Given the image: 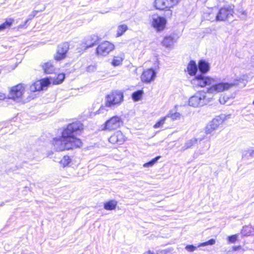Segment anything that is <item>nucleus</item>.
I'll return each instance as SVG.
<instances>
[{
    "mask_svg": "<svg viewBox=\"0 0 254 254\" xmlns=\"http://www.w3.org/2000/svg\"><path fill=\"white\" fill-rule=\"evenodd\" d=\"M189 105L193 107H197L200 104V98L198 96H192L189 101Z\"/></svg>",
    "mask_w": 254,
    "mask_h": 254,
    "instance_id": "27",
    "label": "nucleus"
},
{
    "mask_svg": "<svg viewBox=\"0 0 254 254\" xmlns=\"http://www.w3.org/2000/svg\"><path fill=\"white\" fill-rule=\"evenodd\" d=\"M9 100L10 98L9 96L5 93L0 92V100Z\"/></svg>",
    "mask_w": 254,
    "mask_h": 254,
    "instance_id": "34",
    "label": "nucleus"
},
{
    "mask_svg": "<svg viewBox=\"0 0 254 254\" xmlns=\"http://www.w3.org/2000/svg\"><path fill=\"white\" fill-rule=\"evenodd\" d=\"M181 0H155L154 5L156 9L163 10L170 9L178 5Z\"/></svg>",
    "mask_w": 254,
    "mask_h": 254,
    "instance_id": "9",
    "label": "nucleus"
},
{
    "mask_svg": "<svg viewBox=\"0 0 254 254\" xmlns=\"http://www.w3.org/2000/svg\"><path fill=\"white\" fill-rule=\"evenodd\" d=\"M72 159L68 155H64L59 161V163L63 168L69 167L71 164Z\"/></svg>",
    "mask_w": 254,
    "mask_h": 254,
    "instance_id": "20",
    "label": "nucleus"
},
{
    "mask_svg": "<svg viewBox=\"0 0 254 254\" xmlns=\"http://www.w3.org/2000/svg\"><path fill=\"white\" fill-rule=\"evenodd\" d=\"M25 89L26 86L22 83H19L11 86L8 91L10 99L14 101L21 100L24 96Z\"/></svg>",
    "mask_w": 254,
    "mask_h": 254,
    "instance_id": "5",
    "label": "nucleus"
},
{
    "mask_svg": "<svg viewBox=\"0 0 254 254\" xmlns=\"http://www.w3.org/2000/svg\"><path fill=\"white\" fill-rule=\"evenodd\" d=\"M198 68L202 73H207L210 69L209 64L204 60H200L198 64Z\"/></svg>",
    "mask_w": 254,
    "mask_h": 254,
    "instance_id": "18",
    "label": "nucleus"
},
{
    "mask_svg": "<svg viewBox=\"0 0 254 254\" xmlns=\"http://www.w3.org/2000/svg\"><path fill=\"white\" fill-rule=\"evenodd\" d=\"M253 104L254 105V100L253 102Z\"/></svg>",
    "mask_w": 254,
    "mask_h": 254,
    "instance_id": "41",
    "label": "nucleus"
},
{
    "mask_svg": "<svg viewBox=\"0 0 254 254\" xmlns=\"http://www.w3.org/2000/svg\"><path fill=\"white\" fill-rule=\"evenodd\" d=\"M128 26L126 24L119 25L117 27L116 37H119L122 36L128 30Z\"/></svg>",
    "mask_w": 254,
    "mask_h": 254,
    "instance_id": "23",
    "label": "nucleus"
},
{
    "mask_svg": "<svg viewBox=\"0 0 254 254\" xmlns=\"http://www.w3.org/2000/svg\"><path fill=\"white\" fill-rule=\"evenodd\" d=\"M187 69L190 75H195L197 71V66L195 62L193 60L190 61L188 64Z\"/></svg>",
    "mask_w": 254,
    "mask_h": 254,
    "instance_id": "17",
    "label": "nucleus"
},
{
    "mask_svg": "<svg viewBox=\"0 0 254 254\" xmlns=\"http://www.w3.org/2000/svg\"><path fill=\"white\" fill-rule=\"evenodd\" d=\"M185 249L189 252H193L197 249V247L192 245H188Z\"/></svg>",
    "mask_w": 254,
    "mask_h": 254,
    "instance_id": "33",
    "label": "nucleus"
},
{
    "mask_svg": "<svg viewBox=\"0 0 254 254\" xmlns=\"http://www.w3.org/2000/svg\"><path fill=\"white\" fill-rule=\"evenodd\" d=\"M224 119L220 116H217L212 120L205 127V133L206 135H212L214 132L224 123Z\"/></svg>",
    "mask_w": 254,
    "mask_h": 254,
    "instance_id": "10",
    "label": "nucleus"
},
{
    "mask_svg": "<svg viewBox=\"0 0 254 254\" xmlns=\"http://www.w3.org/2000/svg\"><path fill=\"white\" fill-rule=\"evenodd\" d=\"M115 49V45L114 43L105 40L98 44L95 53L98 57H105L108 56Z\"/></svg>",
    "mask_w": 254,
    "mask_h": 254,
    "instance_id": "4",
    "label": "nucleus"
},
{
    "mask_svg": "<svg viewBox=\"0 0 254 254\" xmlns=\"http://www.w3.org/2000/svg\"><path fill=\"white\" fill-rule=\"evenodd\" d=\"M175 41V40L173 36L167 35L164 37L161 44L166 47H171L173 46Z\"/></svg>",
    "mask_w": 254,
    "mask_h": 254,
    "instance_id": "19",
    "label": "nucleus"
},
{
    "mask_svg": "<svg viewBox=\"0 0 254 254\" xmlns=\"http://www.w3.org/2000/svg\"><path fill=\"white\" fill-rule=\"evenodd\" d=\"M32 99H34V97H32V98H29V100H31Z\"/></svg>",
    "mask_w": 254,
    "mask_h": 254,
    "instance_id": "38",
    "label": "nucleus"
},
{
    "mask_svg": "<svg viewBox=\"0 0 254 254\" xmlns=\"http://www.w3.org/2000/svg\"><path fill=\"white\" fill-rule=\"evenodd\" d=\"M215 243V240L214 239H210L209 240L200 243L198 245V247H204L208 245H213Z\"/></svg>",
    "mask_w": 254,
    "mask_h": 254,
    "instance_id": "31",
    "label": "nucleus"
},
{
    "mask_svg": "<svg viewBox=\"0 0 254 254\" xmlns=\"http://www.w3.org/2000/svg\"><path fill=\"white\" fill-rule=\"evenodd\" d=\"M118 202L115 200H109L104 203V208L107 210H115L117 206Z\"/></svg>",
    "mask_w": 254,
    "mask_h": 254,
    "instance_id": "22",
    "label": "nucleus"
},
{
    "mask_svg": "<svg viewBox=\"0 0 254 254\" xmlns=\"http://www.w3.org/2000/svg\"><path fill=\"white\" fill-rule=\"evenodd\" d=\"M220 102H221V103L222 102L221 98H220Z\"/></svg>",
    "mask_w": 254,
    "mask_h": 254,
    "instance_id": "39",
    "label": "nucleus"
},
{
    "mask_svg": "<svg viewBox=\"0 0 254 254\" xmlns=\"http://www.w3.org/2000/svg\"><path fill=\"white\" fill-rule=\"evenodd\" d=\"M210 14H211V13H208V15H210Z\"/></svg>",
    "mask_w": 254,
    "mask_h": 254,
    "instance_id": "40",
    "label": "nucleus"
},
{
    "mask_svg": "<svg viewBox=\"0 0 254 254\" xmlns=\"http://www.w3.org/2000/svg\"><path fill=\"white\" fill-rule=\"evenodd\" d=\"M238 237V235L234 234V235L229 236L227 238V239L230 243H234L237 240Z\"/></svg>",
    "mask_w": 254,
    "mask_h": 254,
    "instance_id": "32",
    "label": "nucleus"
},
{
    "mask_svg": "<svg viewBox=\"0 0 254 254\" xmlns=\"http://www.w3.org/2000/svg\"><path fill=\"white\" fill-rule=\"evenodd\" d=\"M240 246H235L233 248V250L234 251H237L240 249Z\"/></svg>",
    "mask_w": 254,
    "mask_h": 254,
    "instance_id": "36",
    "label": "nucleus"
},
{
    "mask_svg": "<svg viewBox=\"0 0 254 254\" xmlns=\"http://www.w3.org/2000/svg\"><path fill=\"white\" fill-rule=\"evenodd\" d=\"M14 23V19L12 18H7L5 21L0 24V31L5 29L9 28Z\"/></svg>",
    "mask_w": 254,
    "mask_h": 254,
    "instance_id": "21",
    "label": "nucleus"
},
{
    "mask_svg": "<svg viewBox=\"0 0 254 254\" xmlns=\"http://www.w3.org/2000/svg\"><path fill=\"white\" fill-rule=\"evenodd\" d=\"M166 19L161 16H157L156 17L153 18L151 21L152 26L157 32L164 30L166 28Z\"/></svg>",
    "mask_w": 254,
    "mask_h": 254,
    "instance_id": "14",
    "label": "nucleus"
},
{
    "mask_svg": "<svg viewBox=\"0 0 254 254\" xmlns=\"http://www.w3.org/2000/svg\"><path fill=\"white\" fill-rule=\"evenodd\" d=\"M167 118H170L172 120H177L181 118V114L179 113L176 112L174 113H170L165 116Z\"/></svg>",
    "mask_w": 254,
    "mask_h": 254,
    "instance_id": "30",
    "label": "nucleus"
},
{
    "mask_svg": "<svg viewBox=\"0 0 254 254\" xmlns=\"http://www.w3.org/2000/svg\"><path fill=\"white\" fill-rule=\"evenodd\" d=\"M156 76V71L153 68H148L143 70L140 78L141 81L145 84H149L154 81Z\"/></svg>",
    "mask_w": 254,
    "mask_h": 254,
    "instance_id": "11",
    "label": "nucleus"
},
{
    "mask_svg": "<svg viewBox=\"0 0 254 254\" xmlns=\"http://www.w3.org/2000/svg\"><path fill=\"white\" fill-rule=\"evenodd\" d=\"M65 79V74L64 73H60L58 74L53 80L52 83L54 85H58L62 83Z\"/></svg>",
    "mask_w": 254,
    "mask_h": 254,
    "instance_id": "26",
    "label": "nucleus"
},
{
    "mask_svg": "<svg viewBox=\"0 0 254 254\" xmlns=\"http://www.w3.org/2000/svg\"><path fill=\"white\" fill-rule=\"evenodd\" d=\"M124 100V93L120 90H112L106 96L105 106L111 107L120 105Z\"/></svg>",
    "mask_w": 254,
    "mask_h": 254,
    "instance_id": "3",
    "label": "nucleus"
},
{
    "mask_svg": "<svg viewBox=\"0 0 254 254\" xmlns=\"http://www.w3.org/2000/svg\"><path fill=\"white\" fill-rule=\"evenodd\" d=\"M215 81L214 78L202 74L195 76L191 80V83L194 87L203 88L210 86L207 89V92L210 93L224 92L235 85L234 83L229 82H218L213 84Z\"/></svg>",
    "mask_w": 254,
    "mask_h": 254,
    "instance_id": "2",
    "label": "nucleus"
},
{
    "mask_svg": "<svg viewBox=\"0 0 254 254\" xmlns=\"http://www.w3.org/2000/svg\"><path fill=\"white\" fill-rule=\"evenodd\" d=\"M51 84L49 78L45 77L36 80L30 86V90L31 92L41 91L47 88Z\"/></svg>",
    "mask_w": 254,
    "mask_h": 254,
    "instance_id": "12",
    "label": "nucleus"
},
{
    "mask_svg": "<svg viewBox=\"0 0 254 254\" xmlns=\"http://www.w3.org/2000/svg\"><path fill=\"white\" fill-rule=\"evenodd\" d=\"M123 125L122 118L119 116H114L104 123L102 126V130L112 131L120 127Z\"/></svg>",
    "mask_w": 254,
    "mask_h": 254,
    "instance_id": "7",
    "label": "nucleus"
},
{
    "mask_svg": "<svg viewBox=\"0 0 254 254\" xmlns=\"http://www.w3.org/2000/svg\"><path fill=\"white\" fill-rule=\"evenodd\" d=\"M101 37L96 34H93L88 37L83 43L84 50L92 48L95 46L100 40Z\"/></svg>",
    "mask_w": 254,
    "mask_h": 254,
    "instance_id": "15",
    "label": "nucleus"
},
{
    "mask_svg": "<svg viewBox=\"0 0 254 254\" xmlns=\"http://www.w3.org/2000/svg\"><path fill=\"white\" fill-rule=\"evenodd\" d=\"M209 20H211V21H213V20L212 19V18H210L209 19Z\"/></svg>",
    "mask_w": 254,
    "mask_h": 254,
    "instance_id": "37",
    "label": "nucleus"
},
{
    "mask_svg": "<svg viewBox=\"0 0 254 254\" xmlns=\"http://www.w3.org/2000/svg\"><path fill=\"white\" fill-rule=\"evenodd\" d=\"M234 13V5H228L221 7L216 15L213 14V17L216 21H225L233 17Z\"/></svg>",
    "mask_w": 254,
    "mask_h": 254,
    "instance_id": "6",
    "label": "nucleus"
},
{
    "mask_svg": "<svg viewBox=\"0 0 254 254\" xmlns=\"http://www.w3.org/2000/svg\"><path fill=\"white\" fill-rule=\"evenodd\" d=\"M143 254H155L154 252H151L150 250H148L144 252Z\"/></svg>",
    "mask_w": 254,
    "mask_h": 254,
    "instance_id": "35",
    "label": "nucleus"
},
{
    "mask_svg": "<svg viewBox=\"0 0 254 254\" xmlns=\"http://www.w3.org/2000/svg\"><path fill=\"white\" fill-rule=\"evenodd\" d=\"M161 157V156H157L156 157L153 158L150 161L144 163L143 166L144 167H151L157 161L158 159H159Z\"/></svg>",
    "mask_w": 254,
    "mask_h": 254,
    "instance_id": "29",
    "label": "nucleus"
},
{
    "mask_svg": "<svg viewBox=\"0 0 254 254\" xmlns=\"http://www.w3.org/2000/svg\"><path fill=\"white\" fill-rule=\"evenodd\" d=\"M127 140V137L121 130L113 133L109 138L110 143L113 145H122Z\"/></svg>",
    "mask_w": 254,
    "mask_h": 254,
    "instance_id": "13",
    "label": "nucleus"
},
{
    "mask_svg": "<svg viewBox=\"0 0 254 254\" xmlns=\"http://www.w3.org/2000/svg\"><path fill=\"white\" fill-rule=\"evenodd\" d=\"M143 94L144 91L143 89L135 91L131 94L132 99L134 102L138 101L142 99Z\"/></svg>",
    "mask_w": 254,
    "mask_h": 254,
    "instance_id": "25",
    "label": "nucleus"
},
{
    "mask_svg": "<svg viewBox=\"0 0 254 254\" xmlns=\"http://www.w3.org/2000/svg\"><path fill=\"white\" fill-rule=\"evenodd\" d=\"M41 67L46 74H51L55 71L54 65L51 61L44 63L41 65Z\"/></svg>",
    "mask_w": 254,
    "mask_h": 254,
    "instance_id": "16",
    "label": "nucleus"
},
{
    "mask_svg": "<svg viewBox=\"0 0 254 254\" xmlns=\"http://www.w3.org/2000/svg\"><path fill=\"white\" fill-rule=\"evenodd\" d=\"M84 129V125L80 121H72L63 128L60 137L52 139L51 144L59 152L80 148L83 146V142L77 136Z\"/></svg>",
    "mask_w": 254,
    "mask_h": 254,
    "instance_id": "1",
    "label": "nucleus"
},
{
    "mask_svg": "<svg viewBox=\"0 0 254 254\" xmlns=\"http://www.w3.org/2000/svg\"><path fill=\"white\" fill-rule=\"evenodd\" d=\"M166 119H167V118L166 116L161 117L153 125V127L154 128H159L163 127L165 123V121H166Z\"/></svg>",
    "mask_w": 254,
    "mask_h": 254,
    "instance_id": "28",
    "label": "nucleus"
},
{
    "mask_svg": "<svg viewBox=\"0 0 254 254\" xmlns=\"http://www.w3.org/2000/svg\"><path fill=\"white\" fill-rule=\"evenodd\" d=\"M124 57L122 55L115 56L113 58L111 64L114 66H120L122 64Z\"/></svg>",
    "mask_w": 254,
    "mask_h": 254,
    "instance_id": "24",
    "label": "nucleus"
},
{
    "mask_svg": "<svg viewBox=\"0 0 254 254\" xmlns=\"http://www.w3.org/2000/svg\"><path fill=\"white\" fill-rule=\"evenodd\" d=\"M70 44L68 42H64L59 44L54 56V59L57 62L64 60L67 57L69 50Z\"/></svg>",
    "mask_w": 254,
    "mask_h": 254,
    "instance_id": "8",
    "label": "nucleus"
}]
</instances>
